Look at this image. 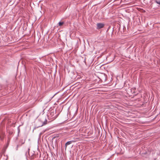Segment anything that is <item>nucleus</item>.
<instances>
[{"mask_svg": "<svg viewBox=\"0 0 160 160\" xmlns=\"http://www.w3.org/2000/svg\"><path fill=\"white\" fill-rule=\"evenodd\" d=\"M131 92L132 93H135L136 89L135 88H132L131 89Z\"/></svg>", "mask_w": 160, "mask_h": 160, "instance_id": "3", "label": "nucleus"}, {"mask_svg": "<svg viewBox=\"0 0 160 160\" xmlns=\"http://www.w3.org/2000/svg\"><path fill=\"white\" fill-rule=\"evenodd\" d=\"M155 2L157 4L160 5V1H156Z\"/></svg>", "mask_w": 160, "mask_h": 160, "instance_id": "6", "label": "nucleus"}, {"mask_svg": "<svg viewBox=\"0 0 160 160\" xmlns=\"http://www.w3.org/2000/svg\"><path fill=\"white\" fill-rule=\"evenodd\" d=\"M47 121L46 119L45 121L43 122V124L41 126L45 125L47 123Z\"/></svg>", "mask_w": 160, "mask_h": 160, "instance_id": "5", "label": "nucleus"}, {"mask_svg": "<svg viewBox=\"0 0 160 160\" xmlns=\"http://www.w3.org/2000/svg\"><path fill=\"white\" fill-rule=\"evenodd\" d=\"M104 24L103 23H99L97 24V29L102 28L104 26Z\"/></svg>", "mask_w": 160, "mask_h": 160, "instance_id": "1", "label": "nucleus"}, {"mask_svg": "<svg viewBox=\"0 0 160 160\" xmlns=\"http://www.w3.org/2000/svg\"><path fill=\"white\" fill-rule=\"evenodd\" d=\"M64 23L63 22H59L58 23V25L60 26H62Z\"/></svg>", "mask_w": 160, "mask_h": 160, "instance_id": "4", "label": "nucleus"}, {"mask_svg": "<svg viewBox=\"0 0 160 160\" xmlns=\"http://www.w3.org/2000/svg\"><path fill=\"white\" fill-rule=\"evenodd\" d=\"M76 141L73 140L67 142L65 144V149L66 150L67 145H70V144H71L72 142H75Z\"/></svg>", "mask_w": 160, "mask_h": 160, "instance_id": "2", "label": "nucleus"}]
</instances>
